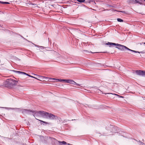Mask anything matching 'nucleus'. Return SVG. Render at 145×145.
<instances>
[{"label":"nucleus","instance_id":"1a4fd4ad","mask_svg":"<svg viewBox=\"0 0 145 145\" xmlns=\"http://www.w3.org/2000/svg\"><path fill=\"white\" fill-rule=\"evenodd\" d=\"M58 142L60 144V145H62V144H67V143L64 141H63L62 142L58 141Z\"/></svg>","mask_w":145,"mask_h":145},{"label":"nucleus","instance_id":"bb28decb","mask_svg":"<svg viewBox=\"0 0 145 145\" xmlns=\"http://www.w3.org/2000/svg\"><path fill=\"white\" fill-rule=\"evenodd\" d=\"M34 75H36V76H38V75H37V74H34Z\"/></svg>","mask_w":145,"mask_h":145},{"label":"nucleus","instance_id":"dca6fc26","mask_svg":"<svg viewBox=\"0 0 145 145\" xmlns=\"http://www.w3.org/2000/svg\"><path fill=\"white\" fill-rule=\"evenodd\" d=\"M134 1H135V3H139V1L137 0H134Z\"/></svg>","mask_w":145,"mask_h":145},{"label":"nucleus","instance_id":"423d86ee","mask_svg":"<svg viewBox=\"0 0 145 145\" xmlns=\"http://www.w3.org/2000/svg\"><path fill=\"white\" fill-rule=\"evenodd\" d=\"M67 83L74 85H76L80 86L79 84L77 83L73 80L71 79H68Z\"/></svg>","mask_w":145,"mask_h":145},{"label":"nucleus","instance_id":"5701e85b","mask_svg":"<svg viewBox=\"0 0 145 145\" xmlns=\"http://www.w3.org/2000/svg\"><path fill=\"white\" fill-rule=\"evenodd\" d=\"M120 12H123V13H125V12L124 11H120Z\"/></svg>","mask_w":145,"mask_h":145},{"label":"nucleus","instance_id":"20e7f679","mask_svg":"<svg viewBox=\"0 0 145 145\" xmlns=\"http://www.w3.org/2000/svg\"><path fill=\"white\" fill-rule=\"evenodd\" d=\"M22 112L24 113V114H30V112H31L33 114V115L34 116H39V114H36V113L39 112V111H33L31 110L23 109L22 110Z\"/></svg>","mask_w":145,"mask_h":145},{"label":"nucleus","instance_id":"f03ea898","mask_svg":"<svg viewBox=\"0 0 145 145\" xmlns=\"http://www.w3.org/2000/svg\"><path fill=\"white\" fill-rule=\"evenodd\" d=\"M37 114H39V116L42 117L46 118H49L51 120L54 119L55 116L52 114L48 113L44 111H39V112L36 113Z\"/></svg>","mask_w":145,"mask_h":145},{"label":"nucleus","instance_id":"ddd939ff","mask_svg":"<svg viewBox=\"0 0 145 145\" xmlns=\"http://www.w3.org/2000/svg\"><path fill=\"white\" fill-rule=\"evenodd\" d=\"M77 1L80 3H83L85 1V0H77Z\"/></svg>","mask_w":145,"mask_h":145},{"label":"nucleus","instance_id":"393cba45","mask_svg":"<svg viewBox=\"0 0 145 145\" xmlns=\"http://www.w3.org/2000/svg\"><path fill=\"white\" fill-rule=\"evenodd\" d=\"M68 145H71V144H68Z\"/></svg>","mask_w":145,"mask_h":145},{"label":"nucleus","instance_id":"aec40b11","mask_svg":"<svg viewBox=\"0 0 145 145\" xmlns=\"http://www.w3.org/2000/svg\"><path fill=\"white\" fill-rule=\"evenodd\" d=\"M105 94H113V93H105Z\"/></svg>","mask_w":145,"mask_h":145},{"label":"nucleus","instance_id":"f3484780","mask_svg":"<svg viewBox=\"0 0 145 145\" xmlns=\"http://www.w3.org/2000/svg\"><path fill=\"white\" fill-rule=\"evenodd\" d=\"M62 80V79H57V81H60L61 82H62V81L61 80Z\"/></svg>","mask_w":145,"mask_h":145},{"label":"nucleus","instance_id":"6ab92c4d","mask_svg":"<svg viewBox=\"0 0 145 145\" xmlns=\"http://www.w3.org/2000/svg\"><path fill=\"white\" fill-rule=\"evenodd\" d=\"M36 47H37L44 48V47H42V46H39L38 45H37Z\"/></svg>","mask_w":145,"mask_h":145},{"label":"nucleus","instance_id":"4be33fe9","mask_svg":"<svg viewBox=\"0 0 145 145\" xmlns=\"http://www.w3.org/2000/svg\"><path fill=\"white\" fill-rule=\"evenodd\" d=\"M29 77H30L33 78H34V77H33V76H31L30 75L29 76Z\"/></svg>","mask_w":145,"mask_h":145},{"label":"nucleus","instance_id":"cd10ccee","mask_svg":"<svg viewBox=\"0 0 145 145\" xmlns=\"http://www.w3.org/2000/svg\"><path fill=\"white\" fill-rule=\"evenodd\" d=\"M35 46H36H36H37V45H35Z\"/></svg>","mask_w":145,"mask_h":145},{"label":"nucleus","instance_id":"2eb2a0df","mask_svg":"<svg viewBox=\"0 0 145 145\" xmlns=\"http://www.w3.org/2000/svg\"><path fill=\"white\" fill-rule=\"evenodd\" d=\"M49 78L50 79V80H56L57 81V79L54 78Z\"/></svg>","mask_w":145,"mask_h":145},{"label":"nucleus","instance_id":"39448f33","mask_svg":"<svg viewBox=\"0 0 145 145\" xmlns=\"http://www.w3.org/2000/svg\"><path fill=\"white\" fill-rule=\"evenodd\" d=\"M135 72L137 75L142 76H145V71L138 70L135 71Z\"/></svg>","mask_w":145,"mask_h":145},{"label":"nucleus","instance_id":"a211bd4d","mask_svg":"<svg viewBox=\"0 0 145 145\" xmlns=\"http://www.w3.org/2000/svg\"><path fill=\"white\" fill-rule=\"evenodd\" d=\"M24 74H25V75H27L29 76L30 75H29L28 74H27V73H26L25 72H24Z\"/></svg>","mask_w":145,"mask_h":145},{"label":"nucleus","instance_id":"9b49d317","mask_svg":"<svg viewBox=\"0 0 145 145\" xmlns=\"http://www.w3.org/2000/svg\"><path fill=\"white\" fill-rule=\"evenodd\" d=\"M117 20L118 21L120 22H123V20H122L119 18H117Z\"/></svg>","mask_w":145,"mask_h":145},{"label":"nucleus","instance_id":"b1692460","mask_svg":"<svg viewBox=\"0 0 145 145\" xmlns=\"http://www.w3.org/2000/svg\"><path fill=\"white\" fill-rule=\"evenodd\" d=\"M16 108H12V109L13 110V109H16Z\"/></svg>","mask_w":145,"mask_h":145},{"label":"nucleus","instance_id":"f8f14e48","mask_svg":"<svg viewBox=\"0 0 145 145\" xmlns=\"http://www.w3.org/2000/svg\"><path fill=\"white\" fill-rule=\"evenodd\" d=\"M0 3H2V4H9V3L8 2H2L1 1H0Z\"/></svg>","mask_w":145,"mask_h":145},{"label":"nucleus","instance_id":"f257e3e1","mask_svg":"<svg viewBox=\"0 0 145 145\" xmlns=\"http://www.w3.org/2000/svg\"><path fill=\"white\" fill-rule=\"evenodd\" d=\"M106 44L107 45H114L117 46H116V48H118V49H120L121 50H124V49H126L128 50H129V51H131L132 52H134L135 53H143L142 52H139L135 50H131V49L127 47L126 46H125L121 45L120 44H116V43H114L108 42L107 43H106Z\"/></svg>","mask_w":145,"mask_h":145},{"label":"nucleus","instance_id":"c756f323","mask_svg":"<svg viewBox=\"0 0 145 145\" xmlns=\"http://www.w3.org/2000/svg\"><path fill=\"white\" fill-rule=\"evenodd\" d=\"M114 129V128H113V129H112V130Z\"/></svg>","mask_w":145,"mask_h":145},{"label":"nucleus","instance_id":"412c9836","mask_svg":"<svg viewBox=\"0 0 145 145\" xmlns=\"http://www.w3.org/2000/svg\"><path fill=\"white\" fill-rule=\"evenodd\" d=\"M34 78H35V79H37V80H39L38 78H36L35 77H34Z\"/></svg>","mask_w":145,"mask_h":145},{"label":"nucleus","instance_id":"7ed1b4c3","mask_svg":"<svg viewBox=\"0 0 145 145\" xmlns=\"http://www.w3.org/2000/svg\"><path fill=\"white\" fill-rule=\"evenodd\" d=\"M18 81L11 78L7 79L5 83V85L6 86H14L17 85Z\"/></svg>","mask_w":145,"mask_h":145},{"label":"nucleus","instance_id":"6e6552de","mask_svg":"<svg viewBox=\"0 0 145 145\" xmlns=\"http://www.w3.org/2000/svg\"><path fill=\"white\" fill-rule=\"evenodd\" d=\"M128 2L129 4H134L135 3V1L134 0H129L128 1Z\"/></svg>","mask_w":145,"mask_h":145},{"label":"nucleus","instance_id":"4468645a","mask_svg":"<svg viewBox=\"0 0 145 145\" xmlns=\"http://www.w3.org/2000/svg\"><path fill=\"white\" fill-rule=\"evenodd\" d=\"M67 80L68 79H62L61 80L62 81V82H65L67 83Z\"/></svg>","mask_w":145,"mask_h":145},{"label":"nucleus","instance_id":"0eeeda50","mask_svg":"<svg viewBox=\"0 0 145 145\" xmlns=\"http://www.w3.org/2000/svg\"><path fill=\"white\" fill-rule=\"evenodd\" d=\"M12 71L15 72V73H18V74H24V72L20 71H15V70H12Z\"/></svg>","mask_w":145,"mask_h":145},{"label":"nucleus","instance_id":"c85d7f7f","mask_svg":"<svg viewBox=\"0 0 145 145\" xmlns=\"http://www.w3.org/2000/svg\"><path fill=\"white\" fill-rule=\"evenodd\" d=\"M39 76L42 77V76Z\"/></svg>","mask_w":145,"mask_h":145},{"label":"nucleus","instance_id":"a878e982","mask_svg":"<svg viewBox=\"0 0 145 145\" xmlns=\"http://www.w3.org/2000/svg\"><path fill=\"white\" fill-rule=\"evenodd\" d=\"M115 95H118L116 94H114Z\"/></svg>","mask_w":145,"mask_h":145},{"label":"nucleus","instance_id":"9d476101","mask_svg":"<svg viewBox=\"0 0 145 145\" xmlns=\"http://www.w3.org/2000/svg\"><path fill=\"white\" fill-rule=\"evenodd\" d=\"M36 119L37 120V119L36 118ZM39 120V121H40V122H42L44 123H45L46 124H49V123L48 122H45V121H43L42 120Z\"/></svg>","mask_w":145,"mask_h":145}]
</instances>
